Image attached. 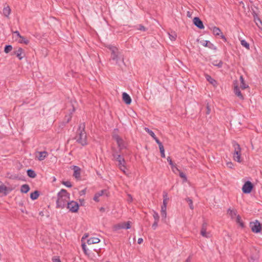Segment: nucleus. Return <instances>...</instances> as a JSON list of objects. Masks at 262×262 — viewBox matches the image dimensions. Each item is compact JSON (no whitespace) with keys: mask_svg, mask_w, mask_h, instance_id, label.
<instances>
[{"mask_svg":"<svg viewBox=\"0 0 262 262\" xmlns=\"http://www.w3.org/2000/svg\"><path fill=\"white\" fill-rule=\"evenodd\" d=\"M158 222L159 221H155L154 223H153L152 225V228L155 230L157 226H158Z\"/></svg>","mask_w":262,"mask_h":262,"instance_id":"de8ad7c7","label":"nucleus"},{"mask_svg":"<svg viewBox=\"0 0 262 262\" xmlns=\"http://www.w3.org/2000/svg\"><path fill=\"white\" fill-rule=\"evenodd\" d=\"M201 234L203 236L206 237V238H209L211 236V234H210V232H207L206 226H205L204 225H203V226L202 228V229L201 231Z\"/></svg>","mask_w":262,"mask_h":262,"instance_id":"aec40b11","label":"nucleus"},{"mask_svg":"<svg viewBox=\"0 0 262 262\" xmlns=\"http://www.w3.org/2000/svg\"><path fill=\"white\" fill-rule=\"evenodd\" d=\"M241 43L242 46L245 47L246 49L249 50L250 49V45L248 42H247L245 40L242 39L241 40Z\"/></svg>","mask_w":262,"mask_h":262,"instance_id":"72a5a7b5","label":"nucleus"},{"mask_svg":"<svg viewBox=\"0 0 262 262\" xmlns=\"http://www.w3.org/2000/svg\"><path fill=\"white\" fill-rule=\"evenodd\" d=\"M171 168L172 171L175 173H177V172H179L180 171L177 167L175 164H172V165H171Z\"/></svg>","mask_w":262,"mask_h":262,"instance_id":"4c0bfd02","label":"nucleus"},{"mask_svg":"<svg viewBox=\"0 0 262 262\" xmlns=\"http://www.w3.org/2000/svg\"><path fill=\"white\" fill-rule=\"evenodd\" d=\"M228 215L231 217V219H235L238 215L236 214V212L235 210L229 209L227 212Z\"/></svg>","mask_w":262,"mask_h":262,"instance_id":"b1692460","label":"nucleus"},{"mask_svg":"<svg viewBox=\"0 0 262 262\" xmlns=\"http://www.w3.org/2000/svg\"><path fill=\"white\" fill-rule=\"evenodd\" d=\"M62 184L66 186L67 187H71L72 186V185L71 184V183L70 181H62Z\"/></svg>","mask_w":262,"mask_h":262,"instance_id":"37998d69","label":"nucleus"},{"mask_svg":"<svg viewBox=\"0 0 262 262\" xmlns=\"http://www.w3.org/2000/svg\"><path fill=\"white\" fill-rule=\"evenodd\" d=\"M253 188V185L250 181H247L242 187V191L245 193H250Z\"/></svg>","mask_w":262,"mask_h":262,"instance_id":"9b49d317","label":"nucleus"},{"mask_svg":"<svg viewBox=\"0 0 262 262\" xmlns=\"http://www.w3.org/2000/svg\"><path fill=\"white\" fill-rule=\"evenodd\" d=\"M226 165L228 167L230 168H233V164L231 162H228L226 163Z\"/></svg>","mask_w":262,"mask_h":262,"instance_id":"09e8293b","label":"nucleus"},{"mask_svg":"<svg viewBox=\"0 0 262 262\" xmlns=\"http://www.w3.org/2000/svg\"><path fill=\"white\" fill-rule=\"evenodd\" d=\"M14 54L20 60L22 59L25 56L24 51L21 48H19L17 50H16Z\"/></svg>","mask_w":262,"mask_h":262,"instance_id":"dca6fc26","label":"nucleus"},{"mask_svg":"<svg viewBox=\"0 0 262 262\" xmlns=\"http://www.w3.org/2000/svg\"><path fill=\"white\" fill-rule=\"evenodd\" d=\"M167 161L169 162V165L171 166V165H172V164H174L171 160V158L168 157L167 158Z\"/></svg>","mask_w":262,"mask_h":262,"instance_id":"3c124183","label":"nucleus"},{"mask_svg":"<svg viewBox=\"0 0 262 262\" xmlns=\"http://www.w3.org/2000/svg\"><path fill=\"white\" fill-rule=\"evenodd\" d=\"M187 16L189 17H191V13L190 12L188 11L187 13Z\"/></svg>","mask_w":262,"mask_h":262,"instance_id":"13d9d810","label":"nucleus"},{"mask_svg":"<svg viewBox=\"0 0 262 262\" xmlns=\"http://www.w3.org/2000/svg\"><path fill=\"white\" fill-rule=\"evenodd\" d=\"M27 174L29 177L32 178H34L36 176L34 171L31 169H29L27 170Z\"/></svg>","mask_w":262,"mask_h":262,"instance_id":"f704fd0d","label":"nucleus"},{"mask_svg":"<svg viewBox=\"0 0 262 262\" xmlns=\"http://www.w3.org/2000/svg\"><path fill=\"white\" fill-rule=\"evenodd\" d=\"M79 201H80L81 202H82V201H83V200H79Z\"/></svg>","mask_w":262,"mask_h":262,"instance_id":"0e129e2a","label":"nucleus"},{"mask_svg":"<svg viewBox=\"0 0 262 262\" xmlns=\"http://www.w3.org/2000/svg\"><path fill=\"white\" fill-rule=\"evenodd\" d=\"M254 20L259 29L262 30V22L261 20L257 17H254Z\"/></svg>","mask_w":262,"mask_h":262,"instance_id":"c756f323","label":"nucleus"},{"mask_svg":"<svg viewBox=\"0 0 262 262\" xmlns=\"http://www.w3.org/2000/svg\"><path fill=\"white\" fill-rule=\"evenodd\" d=\"M235 221H236V223L238 224L241 227H242V228L244 227V224L243 222H242V221L241 220V217L239 215H237L235 218Z\"/></svg>","mask_w":262,"mask_h":262,"instance_id":"473e14b6","label":"nucleus"},{"mask_svg":"<svg viewBox=\"0 0 262 262\" xmlns=\"http://www.w3.org/2000/svg\"><path fill=\"white\" fill-rule=\"evenodd\" d=\"M70 118H71V117H70V118H69V120H68V121H69V120H70Z\"/></svg>","mask_w":262,"mask_h":262,"instance_id":"338daca9","label":"nucleus"},{"mask_svg":"<svg viewBox=\"0 0 262 262\" xmlns=\"http://www.w3.org/2000/svg\"><path fill=\"white\" fill-rule=\"evenodd\" d=\"M14 189V187L11 186H6L3 182L0 181V196L6 195Z\"/></svg>","mask_w":262,"mask_h":262,"instance_id":"20e7f679","label":"nucleus"},{"mask_svg":"<svg viewBox=\"0 0 262 262\" xmlns=\"http://www.w3.org/2000/svg\"><path fill=\"white\" fill-rule=\"evenodd\" d=\"M70 118H71V117H70V118H69V120H68V121H69V120H70Z\"/></svg>","mask_w":262,"mask_h":262,"instance_id":"774afa93","label":"nucleus"},{"mask_svg":"<svg viewBox=\"0 0 262 262\" xmlns=\"http://www.w3.org/2000/svg\"><path fill=\"white\" fill-rule=\"evenodd\" d=\"M250 227L251 230L254 233H258L261 229V225L260 223L256 220L250 223Z\"/></svg>","mask_w":262,"mask_h":262,"instance_id":"1a4fd4ad","label":"nucleus"},{"mask_svg":"<svg viewBox=\"0 0 262 262\" xmlns=\"http://www.w3.org/2000/svg\"><path fill=\"white\" fill-rule=\"evenodd\" d=\"M209 113H210V110L208 109V110H207V114H209Z\"/></svg>","mask_w":262,"mask_h":262,"instance_id":"680f3d73","label":"nucleus"},{"mask_svg":"<svg viewBox=\"0 0 262 262\" xmlns=\"http://www.w3.org/2000/svg\"><path fill=\"white\" fill-rule=\"evenodd\" d=\"M70 118H71V117H70V118H69V120H68V121H69V120H70Z\"/></svg>","mask_w":262,"mask_h":262,"instance_id":"69168bd1","label":"nucleus"},{"mask_svg":"<svg viewBox=\"0 0 262 262\" xmlns=\"http://www.w3.org/2000/svg\"><path fill=\"white\" fill-rule=\"evenodd\" d=\"M79 201H80L81 202H82V201H83V200H79Z\"/></svg>","mask_w":262,"mask_h":262,"instance_id":"e2e57ef3","label":"nucleus"},{"mask_svg":"<svg viewBox=\"0 0 262 262\" xmlns=\"http://www.w3.org/2000/svg\"><path fill=\"white\" fill-rule=\"evenodd\" d=\"M66 205L67 206V208L72 212H77L78 211L79 205L74 201L68 202Z\"/></svg>","mask_w":262,"mask_h":262,"instance_id":"0eeeda50","label":"nucleus"},{"mask_svg":"<svg viewBox=\"0 0 262 262\" xmlns=\"http://www.w3.org/2000/svg\"><path fill=\"white\" fill-rule=\"evenodd\" d=\"M114 158L116 159V160L119 163L120 162H124V158L121 157L120 155H114Z\"/></svg>","mask_w":262,"mask_h":262,"instance_id":"c9c22d12","label":"nucleus"},{"mask_svg":"<svg viewBox=\"0 0 262 262\" xmlns=\"http://www.w3.org/2000/svg\"><path fill=\"white\" fill-rule=\"evenodd\" d=\"M48 156V153L46 151H38L35 152V158L39 161H42Z\"/></svg>","mask_w":262,"mask_h":262,"instance_id":"f8f14e48","label":"nucleus"},{"mask_svg":"<svg viewBox=\"0 0 262 262\" xmlns=\"http://www.w3.org/2000/svg\"><path fill=\"white\" fill-rule=\"evenodd\" d=\"M104 192H105V191H104V190H101V191H99V192H97V193L95 194V195H94V198H93L95 202H99V201H100V200H99V198H100L101 196H102V195H103V194H104Z\"/></svg>","mask_w":262,"mask_h":262,"instance_id":"4be33fe9","label":"nucleus"},{"mask_svg":"<svg viewBox=\"0 0 262 262\" xmlns=\"http://www.w3.org/2000/svg\"><path fill=\"white\" fill-rule=\"evenodd\" d=\"M70 198V194L65 189H62L58 193L56 206L58 208H63Z\"/></svg>","mask_w":262,"mask_h":262,"instance_id":"f257e3e1","label":"nucleus"},{"mask_svg":"<svg viewBox=\"0 0 262 262\" xmlns=\"http://www.w3.org/2000/svg\"><path fill=\"white\" fill-rule=\"evenodd\" d=\"M81 246H82V250H83L84 254L85 255H89V252H88L89 250H88V249L86 248V246L85 245V243H83L82 244Z\"/></svg>","mask_w":262,"mask_h":262,"instance_id":"e433bc0d","label":"nucleus"},{"mask_svg":"<svg viewBox=\"0 0 262 262\" xmlns=\"http://www.w3.org/2000/svg\"><path fill=\"white\" fill-rule=\"evenodd\" d=\"M153 217H154V218L155 219V221H159V215L158 213L157 212L154 211Z\"/></svg>","mask_w":262,"mask_h":262,"instance_id":"c03bdc74","label":"nucleus"},{"mask_svg":"<svg viewBox=\"0 0 262 262\" xmlns=\"http://www.w3.org/2000/svg\"><path fill=\"white\" fill-rule=\"evenodd\" d=\"M39 196V192L37 190L34 191L33 192L31 193L30 194V198L32 200H36L38 196Z\"/></svg>","mask_w":262,"mask_h":262,"instance_id":"cd10ccee","label":"nucleus"},{"mask_svg":"<svg viewBox=\"0 0 262 262\" xmlns=\"http://www.w3.org/2000/svg\"><path fill=\"white\" fill-rule=\"evenodd\" d=\"M239 80H240V82H241L240 88L242 90H245L246 88H248V85H247L245 82V81H244L243 76H241Z\"/></svg>","mask_w":262,"mask_h":262,"instance_id":"393cba45","label":"nucleus"},{"mask_svg":"<svg viewBox=\"0 0 262 262\" xmlns=\"http://www.w3.org/2000/svg\"><path fill=\"white\" fill-rule=\"evenodd\" d=\"M113 138L116 142L118 147L120 149L125 147V143L118 135L114 134L113 135Z\"/></svg>","mask_w":262,"mask_h":262,"instance_id":"9d476101","label":"nucleus"},{"mask_svg":"<svg viewBox=\"0 0 262 262\" xmlns=\"http://www.w3.org/2000/svg\"><path fill=\"white\" fill-rule=\"evenodd\" d=\"M132 223L130 221L121 222L114 226L113 228L117 231L121 229H128L130 228Z\"/></svg>","mask_w":262,"mask_h":262,"instance_id":"423d86ee","label":"nucleus"},{"mask_svg":"<svg viewBox=\"0 0 262 262\" xmlns=\"http://www.w3.org/2000/svg\"><path fill=\"white\" fill-rule=\"evenodd\" d=\"M159 149H160V151L162 157L165 158V152H164V148L163 146V145L162 146H160L159 147Z\"/></svg>","mask_w":262,"mask_h":262,"instance_id":"79ce46f5","label":"nucleus"},{"mask_svg":"<svg viewBox=\"0 0 262 262\" xmlns=\"http://www.w3.org/2000/svg\"><path fill=\"white\" fill-rule=\"evenodd\" d=\"M205 77L207 79V80L211 84H212L214 87H216L217 85V83L215 80H214L213 78H212L209 75H205Z\"/></svg>","mask_w":262,"mask_h":262,"instance_id":"6ab92c4d","label":"nucleus"},{"mask_svg":"<svg viewBox=\"0 0 262 262\" xmlns=\"http://www.w3.org/2000/svg\"><path fill=\"white\" fill-rule=\"evenodd\" d=\"M87 237V235H85V237ZM84 238V236L82 237V239H81V241H82V242L83 241V240Z\"/></svg>","mask_w":262,"mask_h":262,"instance_id":"052dcab7","label":"nucleus"},{"mask_svg":"<svg viewBox=\"0 0 262 262\" xmlns=\"http://www.w3.org/2000/svg\"><path fill=\"white\" fill-rule=\"evenodd\" d=\"M187 202L189 204V207L191 209H193V202L191 199H188Z\"/></svg>","mask_w":262,"mask_h":262,"instance_id":"a18cd8bd","label":"nucleus"},{"mask_svg":"<svg viewBox=\"0 0 262 262\" xmlns=\"http://www.w3.org/2000/svg\"><path fill=\"white\" fill-rule=\"evenodd\" d=\"M3 14L4 15L8 17V16L10 15L11 12V9L8 6H5L3 9Z\"/></svg>","mask_w":262,"mask_h":262,"instance_id":"bb28decb","label":"nucleus"},{"mask_svg":"<svg viewBox=\"0 0 262 262\" xmlns=\"http://www.w3.org/2000/svg\"><path fill=\"white\" fill-rule=\"evenodd\" d=\"M107 48L110 50L111 58L118 63L119 61L124 62L123 57L121 53L119 51L118 49L113 45H108Z\"/></svg>","mask_w":262,"mask_h":262,"instance_id":"f03ea898","label":"nucleus"},{"mask_svg":"<svg viewBox=\"0 0 262 262\" xmlns=\"http://www.w3.org/2000/svg\"><path fill=\"white\" fill-rule=\"evenodd\" d=\"M85 125L81 123L79 125V128L76 139L77 141L82 145L87 144L86 133L84 131Z\"/></svg>","mask_w":262,"mask_h":262,"instance_id":"7ed1b4c3","label":"nucleus"},{"mask_svg":"<svg viewBox=\"0 0 262 262\" xmlns=\"http://www.w3.org/2000/svg\"><path fill=\"white\" fill-rule=\"evenodd\" d=\"M122 99L123 101L126 104H130L132 102V99L129 95H128L126 93H123L122 94Z\"/></svg>","mask_w":262,"mask_h":262,"instance_id":"a211bd4d","label":"nucleus"},{"mask_svg":"<svg viewBox=\"0 0 262 262\" xmlns=\"http://www.w3.org/2000/svg\"><path fill=\"white\" fill-rule=\"evenodd\" d=\"M18 42L20 43H24L25 45H28L29 43V40L25 37L21 35V38H19Z\"/></svg>","mask_w":262,"mask_h":262,"instance_id":"2f4dec72","label":"nucleus"},{"mask_svg":"<svg viewBox=\"0 0 262 262\" xmlns=\"http://www.w3.org/2000/svg\"><path fill=\"white\" fill-rule=\"evenodd\" d=\"M118 166L120 169L123 171L124 173H126V167L125 165V161L124 160V162H120L118 164Z\"/></svg>","mask_w":262,"mask_h":262,"instance_id":"5701e85b","label":"nucleus"},{"mask_svg":"<svg viewBox=\"0 0 262 262\" xmlns=\"http://www.w3.org/2000/svg\"><path fill=\"white\" fill-rule=\"evenodd\" d=\"M138 29L139 30H143V31H145V29L144 28V27L141 26V25H140L139 26V28H138Z\"/></svg>","mask_w":262,"mask_h":262,"instance_id":"5fc2aeb1","label":"nucleus"},{"mask_svg":"<svg viewBox=\"0 0 262 262\" xmlns=\"http://www.w3.org/2000/svg\"><path fill=\"white\" fill-rule=\"evenodd\" d=\"M52 260H53V262H61L59 258L57 257H53L52 259Z\"/></svg>","mask_w":262,"mask_h":262,"instance_id":"603ef678","label":"nucleus"},{"mask_svg":"<svg viewBox=\"0 0 262 262\" xmlns=\"http://www.w3.org/2000/svg\"><path fill=\"white\" fill-rule=\"evenodd\" d=\"M168 199L167 197V195H165L164 196V199L163 201V205L161 206V214L162 217L165 219L167 216V213H166V209H167V205L168 203Z\"/></svg>","mask_w":262,"mask_h":262,"instance_id":"6e6552de","label":"nucleus"},{"mask_svg":"<svg viewBox=\"0 0 262 262\" xmlns=\"http://www.w3.org/2000/svg\"><path fill=\"white\" fill-rule=\"evenodd\" d=\"M193 23L199 29H203L204 28L202 21L199 17H195L193 19Z\"/></svg>","mask_w":262,"mask_h":262,"instance_id":"4468645a","label":"nucleus"},{"mask_svg":"<svg viewBox=\"0 0 262 262\" xmlns=\"http://www.w3.org/2000/svg\"><path fill=\"white\" fill-rule=\"evenodd\" d=\"M74 171L73 176L77 180H79L81 177V169L77 166H73L71 167Z\"/></svg>","mask_w":262,"mask_h":262,"instance_id":"ddd939ff","label":"nucleus"},{"mask_svg":"<svg viewBox=\"0 0 262 262\" xmlns=\"http://www.w3.org/2000/svg\"><path fill=\"white\" fill-rule=\"evenodd\" d=\"M234 151L233 155V158L234 161L241 163L242 160L241 158V149L238 144L235 143L234 144Z\"/></svg>","mask_w":262,"mask_h":262,"instance_id":"39448f33","label":"nucleus"},{"mask_svg":"<svg viewBox=\"0 0 262 262\" xmlns=\"http://www.w3.org/2000/svg\"><path fill=\"white\" fill-rule=\"evenodd\" d=\"M100 242V240L98 237H93L90 238L87 241V243L88 245H92V244H95L99 243Z\"/></svg>","mask_w":262,"mask_h":262,"instance_id":"412c9836","label":"nucleus"},{"mask_svg":"<svg viewBox=\"0 0 262 262\" xmlns=\"http://www.w3.org/2000/svg\"><path fill=\"white\" fill-rule=\"evenodd\" d=\"M200 43L204 47H209L210 48H211L213 46V45L210 41L207 40H201Z\"/></svg>","mask_w":262,"mask_h":262,"instance_id":"c85d7f7f","label":"nucleus"},{"mask_svg":"<svg viewBox=\"0 0 262 262\" xmlns=\"http://www.w3.org/2000/svg\"><path fill=\"white\" fill-rule=\"evenodd\" d=\"M179 172V176H180V177L182 179H183V181H184V182H186V181H187V177H186V176L184 172H182V171H180Z\"/></svg>","mask_w":262,"mask_h":262,"instance_id":"ea45409f","label":"nucleus"},{"mask_svg":"<svg viewBox=\"0 0 262 262\" xmlns=\"http://www.w3.org/2000/svg\"><path fill=\"white\" fill-rule=\"evenodd\" d=\"M86 193V189L81 190L79 191V194L80 195H84Z\"/></svg>","mask_w":262,"mask_h":262,"instance_id":"864d4df0","label":"nucleus"},{"mask_svg":"<svg viewBox=\"0 0 262 262\" xmlns=\"http://www.w3.org/2000/svg\"><path fill=\"white\" fill-rule=\"evenodd\" d=\"M13 38L15 41L18 42L19 38H21V35L18 31H15L13 33Z\"/></svg>","mask_w":262,"mask_h":262,"instance_id":"7c9ffc66","label":"nucleus"},{"mask_svg":"<svg viewBox=\"0 0 262 262\" xmlns=\"http://www.w3.org/2000/svg\"><path fill=\"white\" fill-rule=\"evenodd\" d=\"M169 38L171 40H175L177 37V35L174 34L173 35L169 34Z\"/></svg>","mask_w":262,"mask_h":262,"instance_id":"49530a36","label":"nucleus"},{"mask_svg":"<svg viewBox=\"0 0 262 262\" xmlns=\"http://www.w3.org/2000/svg\"><path fill=\"white\" fill-rule=\"evenodd\" d=\"M212 32H213V33L214 35H220L222 39H223L225 40H226L225 36L222 34V33L221 32V30L219 28L216 27H214L212 28Z\"/></svg>","mask_w":262,"mask_h":262,"instance_id":"f3484780","label":"nucleus"},{"mask_svg":"<svg viewBox=\"0 0 262 262\" xmlns=\"http://www.w3.org/2000/svg\"><path fill=\"white\" fill-rule=\"evenodd\" d=\"M143 238H139L138 239V243L139 244H142V243H143Z\"/></svg>","mask_w":262,"mask_h":262,"instance_id":"6e6d98bb","label":"nucleus"},{"mask_svg":"<svg viewBox=\"0 0 262 262\" xmlns=\"http://www.w3.org/2000/svg\"><path fill=\"white\" fill-rule=\"evenodd\" d=\"M30 190V187L28 184H24L21 186L20 191L22 193H26Z\"/></svg>","mask_w":262,"mask_h":262,"instance_id":"a878e982","label":"nucleus"},{"mask_svg":"<svg viewBox=\"0 0 262 262\" xmlns=\"http://www.w3.org/2000/svg\"><path fill=\"white\" fill-rule=\"evenodd\" d=\"M100 210L101 211H104L105 209H104V208L101 207V208H100Z\"/></svg>","mask_w":262,"mask_h":262,"instance_id":"bf43d9fd","label":"nucleus"},{"mask_svg":"<svg viewBox=\"0 0 262 262\" xmlns=\"http://www.w3.org/2000/svg\"><path fill=\"white\" fill-rule=\"evenodd\" d=\"M154 139L156 141V142L157 143V144L159 145V146H162V144L161 142L159 140V139L156 137Z\"/></svg>","mask_w":262,"mask_h":262,"instance_id":"8fccbe9b","label":"nucleus"},{"mask_svg":"<svg viewBox=\"0 0 262 262\" xmlns=\"http://www.w3.org/2000/svg\"><path fill=\"white\" fill-rule=\"evenodd\" d=\"M234 92L235 94L241 99H244V96L239 91V89L238 86V84L237 82H234Z\"/></svg>","mask_w":262,"mask_h":262,"instance_id":"2eb2a0df","label":"nucleus"},{"mask_svg":"<svg viewBox=\"0 0 262 262\" xmlns=\"http://www.w3.org/2000/svg\"><path fill=\"white\" fill-rule=\"evenodd\" d=\"M214 64L215 66H216L219 67H221V66L222 64V62L221 61H220L219 63H217V64Z\"/></svg>","mask_w":262,"mask_h":262,"instance_id":"4d7b16f0","label":"nucleus"},{"mask_svg":"<svg viewBox=\"0 0 262 262\" xmlns=\"http://www.w3.org/2000/svg\"><path fill=\"white\" fill-rule=\"evenodd\" d=\"M12 50V47L11 45L6 46L5 48L4 51L6 53H8Z\"/></svg>","mask_w":262,"mask_h":262,"instance_id":"58836bf2","label":"nucleus"},{"mask_svg":"<svg viewBox=\"0 0 262 262\" xmlns=\"http://www.w3.org/2000/svg\"><path fill=\"white\" fill-rule=\"evenodd\" d=\"M145 130L153 138V139L156 137L154 133L152 131L149 129L148 128H145Z\"/></svg>","mask_w":262,"mask_h":262,"instance_id":"a19ab883","label":"nucleus"}]
</instances>
